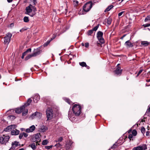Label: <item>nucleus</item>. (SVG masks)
<instances>
[{"mask_svg":"<svg viewBox=\"0 0 150 150\" xmlns=\"http://www.w3.org/2000/svg\"><path fill=\"white\" fill-rule=\"evenodd\" d=\"M36 11V9L34 6L30 4L26 8L25 13L32 17L35 15Z\"/></svg>","mask_w":150,"mask_h":150,"instance_id":"nucleus-1","label":"nucleus"},{"mask_svg":"<svg viewBox=\"0 0 150 150\" xmlns=\"http://www.w3.org/2000/svg\"><path fill=\"white\" fill-rule=\"evenodd\" d=\"M81 107L78 104H75L72 108V110L76 116H79L81 112Z\"/></svg>","mask_w":150,"mask_h":150,"instance_id":"nucleus-2","label":"nucleus"},{"mask_svg":"<svg viewBox=\"0 0 150 150\" xmlns=\"http://www.w3.org/2000/svg\"><path fill=\"white\" fill-rule=\"evenodd\" d=\"M93 6V3L89 1L86 3L83 7V10L86 12L88 11Z\"/></svg>","mask_w":150,"mask_h":150,"instance_id":"nucleus-3","label":"nucleus"},{"mask_svg":"<svg viewBox=\"0 0 150 150\" xmlns=\"http://www.w3.org/2000/svg\"><path fill=\"white\" fill-rule=\"evenodd\" d=\"M46 115L47 120L52 119L53 116V110L50 108H47L46 110Z\"/></svg>","mask_w":150,"mask_h":150,"instance_id":"nucleus-4","label":"nucleus"},{"mask_svg":"<svg viewBox=\"0 0 150 150\" xmlns=\"http://www.w3.org/2000/svg\"><path fill=\"white\" fill-rule=\"evenodd\" d=\"M103 33L101 31H98L97 32V38L101 44L105 42V40L103 38Z\"/></svg>","mask_w":150,"mask_h":150,"instance_id":"nucleus-5","label":"nucleus"},{"mask_svg":"<svg viewBox=\"0 0 150 150\" xmlns=\"http://www.w3.org/2000/svg\"><path fill=\"white\" fill-rule=\"evenodd\" d=\"M9 138V136L4 135L2 137H0V143L2 144H6L8 142Z\"/></svg>","mask_w":150,"mask_h":150,"instance_id":"nucleus-6","label":"nucleus"},{"mask_svg":"<svg viewBox=\"0 0 150 150\" xmlns=\"http://www.w3.org/2000/svg\"><path fill=\"white\" fill-rule=\"evenodd\" d=\"M12 36V34L10 33H7L6 36L4 38V44H7L8 45L10 41L11 38Z\"/></svg>","mask_w":150,"mask_h":150,"instance_id":"nucleus-7","label":"nucleus"},{"mask_svg":"<svg viewBox=\"0 0 150 150\" xmlns=\"http://www.w3.org/2000/svg\"><path fill=\"white\" fill-rule=\"evenodd\" d=\"M40 52L41 51L40 50L35 52L32 54L27 56L25 58V60H27L32 57H35L39 55Z\"/></svg>","mask_w":150,"mask_h":150,"instance_id":"nucleus-8","label":"nucleus"},{"mask_svg":"<svg viewBox=\"0 0 150 150\" xmlns=\"http://www.w3.org/2000/svg\"><path fill=\"white\" fill-rule=\"evenodd\" d=\"M147 149V146L146 144H143L133 148L132 150H145Z\"/></svg>","mask_w":150,"mask_h":150,"instance_id":"nucleus-9","label":"nucleus"},{"mask_svg":"<svg viewBox=\"0 0 150 150\" xmlns=\"http://www.w3.org/2000/svg\"><path fill=\"white\" fill-rule=\"evenodd\" d=\"M41 136L40 133H38L35 134L33 137L32 139V141L34 142H37V143L40 140V137Z\"/></svg>","mask_w":150,"mask_h":150,"instance_id":"nucleus-10","label":"nucleus"},{"mask_svg":"<svg viewBox=\"0 0 150 150\" xmlns=\"http://www.w3.org/2000/svg\"><path fill=\"white\" fill-rule=\"evenodd\" d=\"M16 125H13L7 126L5 128L4 130L6 132H10L12 131V129H14L16 127Z\"/></svg>","mask_w":150,"mask_h":150,"instance_id":"nucleus-11","label":"nucleus"},{"mask_svg":"<svg viewBox=\"0 0 150 150\" xmlns=\"http://www.w3.org/2000/svg\"><path fill=\"white\" fill-rule=\"evenodd\" d=\"M42 116V113L39 112H36L33 113L31 115L32 118H34L35 117L38 119H40Z\"/></svg>","mask_w":150,"mask_h":150,"instance_id":"nucleus-12","label":"nucleus"},{"mask_svg":"<svg viewBox=\"0 0 150 150\" xmlns=\"http://www.w3.org/2000/svg\"><path fill=\"white\" fill-rule=\"evenodd\" d=\"M99 26V25H98L93 28L92 29L88 30L87 33V34L88 35H91L94 31H96L97 30Z\"/></svg>","mask_w":150,"mask_h":150,"instance_id":"nucleus-13","label":"nucleus"},{"mask_svg":"<svg viewBox=\"0 0 150 150\" xmlns=\"http://www.w3.org/2000/svg\"><path fill=\"white\" fill-rule=\"evenodd\" d=\"M25 108V106H22L21 107L19 108H17L15 110V112L17 113H20L23 112V110Z\"/></svg>","mask_w":150,"mask_h":150,"instance_id":"nucleus-14","label":"nucleus"},{"mask_svg":"<svg viewBox=\"0 0 150 150\" xmlns=\"http://www.w3.org/2000/svg\"><path fill=\"white\" fill-rule=\"evenodd\" d=\"M35 126L34 125H33L30 126L29 128L26 129L25 131L26 132L28 133L32 132L35 130Z\"/></svg>","mask_w":150,"mask_h":150,"instance_id":"nucleus-15","label":"nucleus"},{"mask_svg":"<svg viewBox=\"0 0 150 150\" xmlns=\"http://www.w3.org/2000/svg\"><path fill=\"white\" fill-rule=\"evenodd\" d=\"M115 74L117 75H120L122 72V70L120 69V68L117 67L116 70L114 71Z\"/></svg>","mask_w":150,"mask_h":150,"instance_id":"nucleus-16","label":"nucleus"},{"mask_svg":"<svg viewBox=\"0 0 150 150\" xmlns=\"http://www.w3.org/2000/svg\"><path fill=\"white\" fill-rule=\"evenodd\" d=\"M19 142L17 141H14L12 143V146L11 148V149H14L15 147L18 146H20V144H19Z\"/></svg>","mask_w":150,"mask_h":150,"instance_id":"nucleus-17","label":"nucleus"},{"mask_svg":"<svg viewBox=\"0 0 150 150\" xmlns=\"http://www.w3.org/2000/svg\"><path fill=\"white\" fill-rule=\"evenodd\" d=\"M125 45L128 47H132L133 46V44L131 43L129 40L125 42Z\"/></svg>","mask_w":150,"mask_h":150,"instance_id":"nucleus-18","label":"nucleus"},{"mask_svg":"<svg viewBox=\"0 0 150 150\" xmlns=\"http://www.w3.org/2000/svg\"><path fill=\"white\" fill-rule=\"evenodd\" d=\"M19 131L16 129L15 130L12 129L11 131V134L12 135H17L19 133Z\"/></svg>","mask_w":150,"mask_h":150,"instance_id":"nucleus-19","label":"nucleus"},{"mask_svg":"<svg viewBox=\"0 0 150 150\" xmlns=\"http://www.w3.org/2000/svg\"><path fill=\"white\" fill-rule=\"evenodd\" d=\"M40 99V96L38 95H37L34 96L33 98V101L35 103H37L39 101Z\"/></svg>","mask_w":150,"mask_h":150,"instance_id":"nucleus-20","label":"nucleus"},{"mask_svg":"<svg viewBox=\"0 0 150 150\" xmlns=\"http://www.w3.org/2000/svg\"><path fill=\"white\" fill-rule=\"evenodd\" d=\"M47 128L46 126L44 125H42L40 127V132H44L47 129Z\"/></svg>","mask_w":150,"mask_h":150,"instance_id":"nucleus-21","label":"nucleus"},{"mask_svg":"<svg viewBox=\"0 0 150 150\" xmlns=\"http://www.w3.org/2000/svg\"><path fill=\"white\" fill-rule=\"evenodd\" d=\"M68 117L70 119V120H73V118L74 117L73 116V115L71 114V111H69L68 112Z\"/></svg>","mask_w":150,"mask_h":150,"instance_id":"nucleus-22","label":"nucleus"},{"mask_svg":"<svg viewBox=\"0 0 150 150\" xmlns=\"http://www.w3.org/2000/svg\"><path fill=\"white\" fill-rule=\"evenodd\" d=\"M36 145L37 144L35 145V143H33L29 144V146L33 150H34L36 148Z\"/></svg>","mask_w":150,"mask_h":150,"instance_id":"nucleus-23","label":"nucleus"},{"mask_svg":"<svg viewBox=\"0 0 150 150\" xmlns=\"http://www.w3.org/2000/svg\"><path fill=\"white\" fill-rule=\"evenodd\" d=\"M32 100L30 98H29L28 100L27 103H25L23 106H24L25 107L28 106L31 103Z\"/></svg>","mask_w":150,"mask_h":150,"instance_id":"nucleus-24","label":"nucleus"},{"mask_svg":"<svg viewBox=\"0 0 150 150\" xmlns=\"http://www.w3.org/2000/svg\"><path fill=\"white\" fill-rule=\"evenodd\" d=\"M141 44L144 46L146 47L149 44V43L147 41H142Z\"/></svg>","mask_w":150,"mask_h":150,"instance_id":"nucleus-25","label":"nucleus"},{"mask_svg":"<svg viewBox=\"0 0 150 150\" xmlns=\"http://www.w3.org/2000/svg\"><path fill=\"white\" fill-rule=\"evenodd\" d=\"M119 146V145L118 144V142H116L111 147V149H113L112 150H114L115 149L117 148Z\"/></svg>","mask_w":150,"mask_h":150,"instance_id":"nucleus-26","label":"nucleus"},{"mask_svg":"<svg viewBox=\"0 0 150 150\" xmlns=\"http://www.w3.org/2000/svg\"><path fill=\"white\" fill-rule=\"evenodd\" d=\"M113 7V6L112 5H111L108 6L105 10L104 12H105L109 11L111 8Z\"/></svg>","mask_w":150,"mask_h":150,"instance_id":"nucleus-27","label":"nucleus"},{"mask_svg":"<svg viewBox=\"0 0 150 150\" xmlns=\"http://www.w3.org/2000/svg\"><path fill=\"white\" fill-rule=\"evenodd\" d=\"M112 21V19L110 18L109 17L107 18L106 22L108 25H109L111 24Z\"/></svg>","mask_w":150,"mask_h":150,"instance_id":"nucleus-28","label":"nucleus"},{"mask_svg":"<svg viewBox=\"0 0 150 150\" xmlns=\"http://www.w3.org/2000/svg\"><path fill=\"white\" fill-rule=\"evenodd\" d=\"M31 48H29L27 50H26L25 52H23V54L25 56L27 54L28 52H31Z\"/></svg>","mask_w":150,"mask_h":150,"instance_id":"nucleus-29","label":"nucleus"},{"mask_svg":"<svg viewBox=\"0 0 150 150\" xmlns=\"http://www.w3.org/2000/svg\"><path fill=\"white\" fill-rule=\"evenodd\" d=\"M23 21L25 23H27L29 21V19L28 17L25 16L23 18Z\"/></svg>","mask_w":150,"mask_h":150,"instance_id":"nucleus-30","label":"nucleus"},{"mask_svg":"<svg viewBox=\"0 0 150 150\" xmlns=\"http://www.w3.org/2000/svg\"><path fill=\"white\" fill-rule=\"evenodd\" d=\"M79 65L82 67H85L86 66V62H79Z\"/></svg>","mask_w":150,"mask_h":150,"instance_id":"nucleus-31","label":"nucleus"},{"mask_svg":"<svg viewBox=\"0 0 150 150\" xmlns=\"http://www.w3.org/2000/svg\"><path fill=\"white\" fill-rule=\"evenodd\" d=\"M63 140V138L62 137H60L58 139H57L55 141V142H62Z\"/></svg>","mask_w":150,"mask_h":150,"instance_id":"nucleus-32","label":"nucleus"},{"mask_svg":"<svg viewBox=\"0 0 150 150\" xmlns=\"http://www.w3.org/2000/svg\"><path fill=\"white\" fill-rule=\"evenodd\" d=\"M137 134V132L136 130L134 129L132 132V134L134 136H136Z\"/></svg>","mask_w":150,"mask_h":150,"instance_id":"nucleus-33","label":"nucleus"},{"mask_svg":"<svg viewBox=\"0 0 150 150\" xmlns=\"http://www.w3.org/2000/svg\"><path fill=\"white\" fill-rule=\"evenodd\" d=\"M48 143V141L47 140H44L43 141L42 144L43 145H45Z\"/></svg>","mask_w":150,"mask_h":150,"instance_id":"nucleus-34","label":"nucleus"},{"mask_svg":"<svg viewBox=\"0 0 150 150\" xmlns=\"http://www.w3.org/2000/svg\"><path fill=\"white\" fill-rule=\"evenodd\" d=\"M62 145H61L60 143H58L56 144H55L54 146H56L57 148H61V147L62 146Z\"/></svg>","mask_w":150,"mask_h":150,"instance_id":"nucleus-35","label":"nucleus"},{"mask_svg":"<svg viewBox=\"0 0 150 150\" xmlns=\"http://www.w3.org/2000/svg\"><path fill=\"white\" fill-rule=\"evenodd\" d=\"M64 100L69 104H70L71 101L69 99L67 98H64Z\"/></svg>","mask_w":150,"mask_h":150,"instance_id":"nucleus-36","label":"nucleus"},{"mask_svg":"<svg viewBox=\"0 0 150 150\" xmlns=\"http://www.w3.org/2000/svg\"><path fill=\"white\" fill-rule=\"evenodd\" d=\"M141 132L144 135L145 132V129L144 127H142L141 128Z\"/></svg>","mask_w":150,"mask_h":150,"instance_id":"nucleus-37","label":"nucleus"},{"mask_svg":"<svg viewBox=\"0 0 150 150\" xmlns=\"http://www.w3.org/2000/svg\"><path fill=\"white\" fill-rule=\"evenodd\" d=\"M148 21H150V15L148 16L144 20L145 22H146Z\"/></svg>","mask_w":150,"mask_h":150,"instance_id":"nucleus-38","label":"nucleus"},{"mask_svg":"<svg viewBox=\"0 0 150 150\" xmlns=\"http://www.w3.org/2000/svg\"><path fill=\"white\" fill-rule=\"evenodd\" d=\"M71 147V145L69 144H66L65 146V147L67 149H69Z\"/></svg>","mask_w":150,"mask_h":150,"instance_id":"nucleus-39","label":"nucleus"},{"mask_svg":"<svg viewBox=\"0 0 150 150\" xmlns=\"http://www.w3.org/2000/svg\"><path fill=\"white\" fill-rule=\"evenodd\" d=\"M133 137V135L132 134H129V136H128V138L130 140H133V139H132Z\"/></svg>","mask_w":150,"mask_h":150,"instance_id":"nucleus-40","label":"nucleus"},{"mask_svg":"<svg viewBox=\"0 0 150 150\" xmlns=\"http://www.w3.org/2000/svg\"><path fill=\"white\" fill-rule=\"evenodd\" d=\"M52 145H51L50 146H45V148L46 149L49 150L52 148Z\"/></svg>","mask_w":150,"mask_h":150,"instance_id":"nucleus-41","label":"nucleus"},{"mask_svg":"<svg viewBox=\"0 0 150 150\" xmlns=\"http://www.w3.org/2000/svg\"><path fill=\"white\" fill-rule=\"evenodd\" d=\"M50 41H47L45 43L44 45H43L44 47L47 46V45H48L50 43Z\"/></svg>","mask_w":150,"mask_h":150,"instance_id":"nucleus-42","label":"nucleus"},{"mask_svg":"<svg viewBox=\"0 0 150 150\" xmlns=\"http://www.w3.org/2000/svg\"><path fill=\"white\" fill-rule=\"evenodd\" d=\"M74 5L75 6H77L78 4V1H74Z\"/></svg>","mask_w":150,"mask_h":150,"instance_id":"nucleus-43","label":"nucleus"},{"mask_svg":"<svg viewBox=\"0 0 150 150\" xmlns=\"http://www.w3.org/2000/svg\"><path fill=\"white\" fill-rule=\"evenodd\" d=\"M142 71H143L142 69H141V70H140L139 71V72H138L136 77L138 76L142 72Z\"/></svg>","mask_w":150,"mask_h":150,"instance_id":"nucleus-44","label":"nucleus"},{"mask_svg":"<svg viewBox=\"0 0 150 150\" xmlns=\"http://www.w3.org/2000/svg\"><path fill=\"white\" fill-rule=\"evenodd\" d=\"M23 136V132H22V133H20L19 134V138L20 139H21V138H22Z\"/></svg>","mask_w":150,"mask_h":150,"instance_id":"nucleus-45","label":"nucleus"},{"mask_svg":"<svg viewBox=\"0 0 150 150\" xmlns=\"http://www.w3.org/2000/svg\"><path fill=\"white\" fill-rule=\"evenodd\" d=\"M143 26L144 27H148L150 26V23H148L144 25Z\"/></svg>","mask_w":150,"mask_h":150,"instance_id":"nucleus-46","label":"nucleus"},{"mask_svg":"<svg viewBox=\"0 0 150 150\" xmlns=\"http://www.w3.org/2000/svg\"><path fill=\"white\" fill-rule=\"evenodd\" d=\"M124 12V11H122L118 14V16L120 17L121 16L123 13Z\"/></svg>","mask_w":150,"mask_h":150,"instance_id":"nucleus-47","label":"nucleus"},{"mask_svg":"<svg viewBox=\"0 0 150 150\" xmlns=\"http://www.w3.org/2000/svg\"><path fill=\"white\" fill-rule=\"evenodd\" d=\"M23 136H24V137H27L28 136V134H27L25 132H23Z\"/></svg>","mask_w":150,"mask_h":150,"instance_id":"nucleus-48","label":"nucleus"},{"mask_svg":"<svg viewBox=\"0 0 150 150\" xmlns=\"http://www.w3.org/2000/svg\"><path fill=\"white\" fill-rule=\"evenodd\" d=\"M28 110H27V111L25 112H23L22 115L23 116L25 115L26 114L28 113Z\"/></svg>","mask_w":150,"mask_h":150,"instance_id":"nucleus-49","label":"nucleus"},{"mask_svg":"<svg viewBox=\"0 0 150 150\" xmlns=\"http://www.w3.org/2000/svg\"><path fill=\"white\" fill-rule=\"evenodd\" d=\"M89 46V43L88 42H86L85 44V47H88Z\"/></svg>","mask_w":150,"mask_h":150,"instance_id":"nucleus-50","label":"nucleus"},{"mask_svg":"<svg viewBox=\"0 0 150 150\" xmlns=\"http://www.w3.org/2000/svg\"><path fill=\"white\" fill-rule=\"evenodd\" d=\"M32 1H33V3L34 5H35L36 4L37 2L36 0H31Z\"/></svg>","mask_w":150,"mask_h":150,"instance_id":"nucleus-51","label":"nucleus"},{"mask_svg":"<svg viewBox=\"0 0 150 150\" xmlns=\"http://www.w3.org/2000/svg\"><path fill=\"white\" fill-rule=\"evenodd\" d=\"M26 30V29H24V28H23L21 29L20 30V32H22Z\"/></svg>","mask_w":150,"mask_h":150,"instance_id":"nucleus-52","label":"nucleus"},{"mask_svg":"<svg viewBox=\"0 0 150 150\" xmlns=\"http://www.w3.org/2000/svg\"><path fill=\"white\" fill-rule=\"evenodd\" d=\"M149 131H147L146 133V136H149Z\"/></svg>","mask_w":150,"mask_h":150,"instance_id":"nucleus-53","label":"nucleus"},{"mask_svg":"<svg viewBox=\"0 0 150 150\" xmlns=\"http://www.w3.org/2000/svg\"><path fill=\"white\" fill-rule=\"evenodd\" d=\"M7 1L8 3H11L12 1L13 0H7Z\"/></svg>","mask_w":150,"mask_h":150,"instance_id":"nucleus-54","label":"nucleus"},{"mask_svg":"<svg viewBox=\"0 0 150 150\" xmlns=\"http://www.w3.org/2000/svg\"><path fill=\"white\" fill-rule=\"evenodd\" d=\"M85 67L87 68L88 69H90V67L89 66H87L86 65V66Z\"/></svg>","mask_w":150,"mask_h":150,"instance_id":"nucleus-55","label":"nucleus"},{"mask_svg":"<svg viewBox=\"0 0 150 150\" xmlns=\"http://www.w3.org/2000/svg\"><path fill=\"white\" fill-rule=\"evenodd\" d=\"M24 56H25L23 54L22 56H21V58L22 59H23Z\"/></svg>","mask_w":150,"mask_h":150,"instance_id":"nucleus-56","label":"nucleus"},{"mask_svg":"<svg viewBox=\"0 0 150 150\" xmlns=\"http://www.w3.org/2000/svg\"><path fill=\"white\" fill-rule=\"evenodd\" d=\"M146 81L147 82H149V81H150V79H149V80H146Z\"/></svg>","mask_w":150,"mask_h":150,"instance_id":"nucleus-57","label":"nucleus"},{"mask_svg":"<svg viewBox=\"0 0 150 150\" xmlns=\"http://www.w3.org/2000/svg\"><path fill=\"white\" fill-rule=\"evenodd\" d=\"M24 150V149L23 148H21V149H19L18 150Z\"/></svg>","mask_w":150,"mask_h":150,"instance_id":"nucleus-58","label":"nucleus"},{"mask_svg":"<svg viewBox=\"0 0 150 150\" xmlns=\"http://www.w3.org/2000/svg\"><path fill=\"white\" fill-rule=\"evenodd\" d=\"M84 43H81V45H82V46H84Z\"/></svg>","mask_w":150,"mask_h":150,"instance_id":"nucleus-59","label":"nucleus"},{"mask_svg":"<svg viewBox=\"0 0 150 150\" xmlns=\"http://www.w3.org/2000/svg\"><path fill=\"white\" fill-rule=\"evenodd\" d=\"M148 110L149 112H150V107L149 108Z\"/></svg>","mask_w":150,"mask_h":150,"instance_id":"nucleus-60","label":"nucleus"},{"mask_svg":"<svg viewBox=\"0 0 150 150\" xmlns=\"http://www.w3.org/2000/svg\"><path fill=\"white\" fill-rule=\"evenodd\" d=\"M148 74H150V71L148 72Z\"/></svg>","mask_w":150,"mask_h":150,"instance_id":"nucleus-61","label":"nucleus"},{"mask_svg":"<svg viewBox=\"0 0 150 150\" xmlns=\"http://www.w3.org/2000/svg\"><path fill=\"white\" fill-rule=\"evenodd\" d=\"M112 149H111V148L109 149L108 150H112Z\"/></svg>","mask_w":150,"mask_h":150,"instance_id":"nucleus-62","label":"nucleus"},{"mask_svg":"<svg viewBox=\"0 0 150 150\" xmlns=\"http://www.w3.org/2000/svg\"><path fill=\"white\" fill-rule=\"evenodd\" d=\"M125 35H124L122 37V38H124V37H125Z\"/></svg>","mask_w":150,"mask_h":150,"instance_id":"nucleus-63","label":"nucleus"},{"mask_svg":"<svg viewBox=\"0 0 150 150\" xmlns=\"http://www.w3.org/2000/svg\"><path fill=\"white\" fill-rule=\"evenodd\" d=\"M127 80L129 79V78H128V77H127Z\"/></svg>","mask_w":150,"mask_h":150,"instance_id":"nucleus-64","label":"nucleus"}]
</instances>
